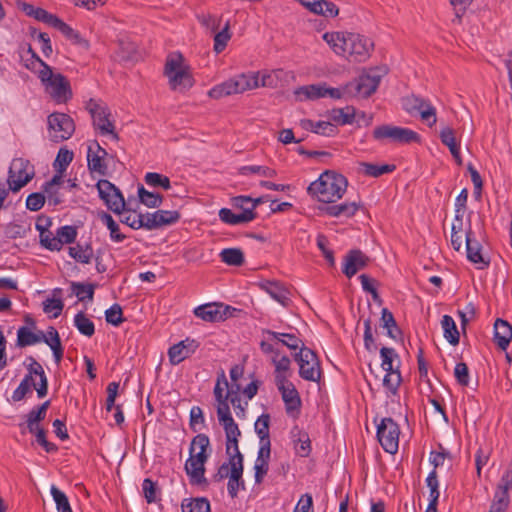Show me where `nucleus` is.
<instances>
[{"label": "nucleus", "mask_w": 512, "mask_h": 512, "mask_svg": "<svg viewBox=\"0 0 512 512\" xmlns=\"http://www.w3.org/2000/svg\"><path fill=\"white\" fill-rule=\"evenodd\" d=\"M243 366L236 364L230 370L229 384L224 372L217 379L214 387L217 416H231L230 405L236 416L244 415L247 407L242 406L241 386L238 380L243 376Z\"/></svg>", "instance_id": "f257e3e1"}, {"label": "nucleus", "mask_w": 512, "mask_h": 512, "mask_svg": "<svg viewBox=\"0 0 512 512\" xmlns=\"http://www.w3.org/2000/svg\"><path fill=\"white\" fill-rule=\"evenodd\" d=\"M347 186L348 180L345 176L333 170H326L316 181L310 183L307 192L323 205H327L341 199Z\"/></svg>", "instance_id": "f03ea898"}, {"label": "nucleus", "mask_w": 512, "mask_h": 512, "mask_svg": "<svg viewBox=\"0 0 512 512\" xmlns=\"http://www.w3.org/2000/svg\"><path fill=\"white\" fill-rule=\"evenodd\" d=\"M209 445V437L203 433L196 435L191 442L189 449L190 457L186 461L184 469L190 477L192 485H208V481L205 478V463L209 457L207 453Z\"/></svg>", "instance_id": "7ed1b4c3"}, {"label": "nucleus", "mask_w": 512, "mask_h": 512, "mask_svg": "<svg viewBox=\"0 0 512 512\" xmlns=\"http://www.w3.org/2000/svg\"><path fill=\"white\" fill-rule=\"evenodd\" d=\"M164 75L169 80L170 88L174 91H186L194 85L190 67L185 64L180 52L170 53L165 61Z\"/></svg>", "instance_id": "20e7f679"}, {"label": "nucleus", "mask_w": 512, "mask_h": 512, "mask_svg": "<svg viewBox=\"0 0 512 512\" xmlns=\"http://www.w3.org/2000/svg\"><path fill=\"white\" fill-rule=\"evenodd\" d=\"M388 73L386 66L375 67L368 73L360 75L353 81L345 84V92L349 97L362 95L363 98H369L374 94L381 82V79Z\"/></svg>", "instance_id": "39448f33"}, {"label": "nucleus", "mask_w": 512, "mask_h": 512, "mask_svg": "<svg viewBox=\"0 0 512 512\" xmlns=\"http://www.w3.org/2000/svg\"><path fill=\"white\" fill-rule=\"evenodd\" d=\"M38 77L56 102L66 103L72 98L69 80L60 73L54 74L49 65L39 70Z\"/></svg>", "instance_id": "423d86ee"}, {"label": "nucleus", "mask_w": 512, "mask_h": 512, "mask_svg": "<svg viewBox=\"0 0 512 512\" xmlns=\"http://www.w3.org/2000/svg\"><path fill=\"white\" fill-rule=\"evenodd\" d=\"M372 137L378 142L389 141L395 144L421 143V136L417 132L391 124L376 126L372 132Z\"/></svg>", "instance_id": "0eeeda50"}, {"label": "nucleus", "mask_w": 512, "mask_h": 512, "mask_svg": "<svg viewBox=\"0 0 512 512\" xmlns=\"http://www.w3.org/2000/svg\"><path fill=\"white\" fill-rule=\"evenodd\" d=\"M256 87H258L257 76L241 74L215 85L209 90L208 95L213 99H220L233 94L243 93Z\"/></svg>", "instance_id": "6e6552de"}, {"label": "nucleus", "mask_w": 512, "mask_h": 512, "mask_svg": "<svg viewBox=\"0 0 512 512\" xmlns=\"http://www.w3.org/2000/svg\"><path fill=\"white\" fill-rule=\"evenodd\" d=\"M99 198L104 202L108 210L115 214L130 212L132 209L126 205L121 190L107 179H100L96 183Z\"/></svg>", "instance_id": "1a4fd4ad"}, {"label": "nucleus", "mask_w": 512, "mask_h": 512, "mask_svg": "<svg viewBox=\"0 0 512 512\" xmlns=\"http://www.w3.org/2000/svg\"><path fill=\"white\" fill-rule=\"evenodd\" d=\"M374 418V423L377 427L376 436L385 452L395 454L399 447V424L394 421V418Z\"/></svg>", "instance_id": "9d476101"}, {"label": "nucleus", "mask_w": 512, "mask_h": 512, "mask_svg": "<svg viewBox=\"0 0 512 512\" xmlns=\"http://www.w3.org/2000/svg\"><path fill=\"white\" fill-rule=\"evenodd\" d=\"M34 168L30 166V162L23 158H15L12 160L9 170L7 184L12 192L20 191L34 177Z\"/></svg>", "instance_id": "9b49d317"}, {"label": "nucleus", "mask_w": 512, "mask_h": 512, "mask_svg": "<svg viewBox=\"0 0 512 512\" xmlns=\"http://www.w3.org/2000/svg\"><path fill=\"white\" fill-rule=\"evenodd\" d=\"M86 109L93 119L94 128L98 129L101 135L109 134L114 140H119L114 124L109 120L110 111L106 106H102L94 99H90L86 103Z\"/></svg>", "instance_id": "f8f14e48"}, {"label": "nucleus", "mask_w": 512, "mask_h": 512, "mask_svg": "<svg viewBox=\"0 0 512 512\" xmlns=\"http://www.w3.org/2000/svg\"><path fill=\"white\" fill-rule=\"evenodd\" d=\"M373 47L374 43L369 38L360 34L347 33L345 38H341L340 50L342 54L349 53L354 55L358 61L368 57Z\"/></svg>", "instance_id": "ddd939ff"}, {"label": "nucleus", "mask_w": 512, "mask_h": 512, "mask_svg": "<svg viewBox=\"0 0 512 512\" xmlns=\"http://www.w3.org/2000/svg\"><path fill=\"white\" fill-rule=\"evenodd\" d=\"M48 127L50 131L54 132L50 135L54 142L69 139L75 131L73 119L65 113L55 112L50 114L48 116Z\"/></svg>", "instance_id": "4468645a"}, {"label": "nucleus", "mask_w": 512, "mask_h": 512, "mask_svg": "<svg viewBox=\"0 0 512 512\" xmlns=\"http://www.w3.org/2000/svg\"><path fill=\"white\" fill-rule=\"evenodd\" d=\"M275 385L281 393L286 411L288 413L298 412L301 407V398L295 385L288 380L287 375H275Z\"/></svg>", "instance_id": "2eb2a0df"}, {"label": "nucleus", "mask_w": 512, "mask_h": 512, "mask_svg": "<svg viewBox=\"0 0 512 512\" xmlns=\"http://www.w3.org/2000/svg\"><path fill=\"white\" fill-rule=\"evenodd\" d=\"M44 418H27L25 423H20L21 433L26 431L35 436V442L40 445L47 453H54L58 450L57 445L47 440V430L41 424Z\"/></svg>", "instance_id": "dca6fc26"}, {"label": "nucleus", "mask_w": 512, "mask_h": 512, "mask_svg": "<svg viewBox=\"0 0 512 512\" xmlns=\"http://www.w3.org/2000/svg\"><path fill=\"white\" fill-rule=\"evenodd\" d=\"M244 457L241 453L230 455V477L227 484L228 494L231 498L238 495L239 490L245 489L243 480Z\"/></svg>", "instance_id": "f3484780"}, {"label": "nucleus", "mask_w": 512, "mask_h": 512, "mask_svg": "<svg viewBox=\"0 0 512 512\" xmlns=\"http://www.w3.org/2000/svg\"><path fill=\"white\" fill-rule=\"evenodd\" d=\"M299 376L311 382H320L322 371L317 354L312 351H306L304 360L299 363Z\"/></svg>", "instance_id": "a211bd4d"}, {"label": "nucleus", "mask_w": 512, "mask_h": 512, "mask_svg": "<svg viewBox=\"0 0 512 512\" xmlns=\"http://www.w3.org/2000/svg\"><path fill=\"white\" fill-rule=\"evenodd\" d=\"M370 263V258L360 249H351L344 257L343 274L352 278L359 270L366 268Z\"/></svg>", "instance_id": "6ab92c4d"}, {"label": "nucleus", "mask_w": 512, "mask_h": 512, "mask_svg": "<svg viewBox=\"0 0 512 512\" xmlns=\"http://www.w3.org/2000/svg\"><path fill=\"white\" fill-rule=\"evenodd\" d=\"M199 347V342L195 339L186 338L168 350L169 361L172 365H178L186 358L190 357Z\"/></svg>", "instance_id": "aec40b11"}, {"label": "nucleus", "mask_w": 512, "mask_h": 512, "mask_svg": "<svg viewBox=\"0 0 512 512\" xmlns=\"http://www.w3.org/2000/svg\"><path fill=\"white\" fill-rule=\"evenodd\" d=\"M219 423L223 426L226 436V454L228 456L232 454L241 453L238 447L239 437L241 431L234 418H218Z\"/></svg>", "instance_id": "412c9836"}, {"label": "nucleus", "mask_w": 512, "mask_h": 512, "mask_svg": "<svg viewBox=\"0 0 512 512\" xmlns=\"http://www.w3.org/2000/svg\"><path fill=\"white\" fill-rule=\"evenodd\" d=\"M363 207L362 202H343L340 204H327L319 206V211L330 217L345 216L347 218L353 217L356 212Z\"/></svg>", "instance_id": "4be33fe9"}, {"label": "nucleus", "mask_w": 512, "mask_h": 512, "mask_svg": "<svg viewBox=\"0 0 512 512\" xmlns=\"http://www.w3.org/2000/svg\"><path fill=\"white\" fill-rule=\"evenodd\" d=\"M512 340V325L501 318H497L494 323V337L493 341L497 347L506 351Z\"/></svg>", "instance_id": "5701e85b"}, {"label": "nucleus", "mask_w": 512, "mask_h": 512, "mask_svg": "<svg viewBox=\"0 0 512 512\" xmlns=\"http://www.w3.org/2000/svg\"><path fill=\"white\" fill-rule=\"evenodd\" d=\"M24 365L30 374L40 378L39 386L36 388L37 395L39 398L45 397L48 392V379L42 365L33 356H27Z\"/></svg>", "instance_id": "b1692460"}, {"label": "nucleus", "mask_w": 512, "mask_h": 512, "mask_svg": "<svg viewBox=\"0 0 512 512\" xmlns=\"http://www.w3.org/2000/svg\"><path fill=\"white\" fill-rule=\"evenodd\" d=\"M472 235H473V232H472V229L470 226L469 229L466 231L467 258L469 261H471L475 264H482V266L479 267L480 269L487 268L490 265V260H486L482 256V254H481L482 246L478 241L472 239Z\"/></svg>", "instance_id": "393cba45"}, {"label": "nucleus", "mask_w": 512, "mask_h": 512, "mask_svg": "<svg viewBox=\"0 0 512 512\" xmlns=\"http://www.w3.org/2000/svg\"><path fill=\"white\" fill-rule=\"evenodd\" d=\"M196 317L207 322H219L225 320V310L218 303H207L194 309Z\"/></svg>", "instance_id": "a878e982"}, {"label": "nucleus", "mask_w": 512, "mask_h": 512, "mask_svg": "<svg viewBox=\"0 0 512 512\" xmlns=\"http://www.w3.org/2000/svg\"><path fill=\"white\" fill-rule=\"evenodd\" d=\"M380 356L382 359L381 366H382L383 370L387 372V374L384 378V383L387 384L389 382L388 376L393 375V374L397 375V378H398L397 382H399L400 381L399 364L396 367L393 366L394 360L399 358L396 351L393 348L382 347L380 349Z\"/></svg>", "instance_id": "bb28decb"}, {"label": "nucleus", "mask_w": 512, "mask_h": 512, "mask_svg": "<svg viewBox=\"0 0 512 512\" xmlns=\"http://www.w3.org/2000/svg\"><path fill=\"white\" fill-rule=\"evenodd\" d=\"M33 330L34 329H31L28 326L19 327L17 330L16 346L24 348L42 342L44 332L41 330H37V332H35Z\"/></svg>", "instance_id": "cd10ccee"}, {"label": "nucleus", "mask_w": 512, "mask_h": 512, "mask_svg": "<svg viewBox=\"0 0 512 512\" xmlns=\"http://www.w3.org/2000/svg\"><path fill=\"white\" fill-rule=\"evenodd\" d=\"M300 126L306 130L323 136H334L337 134V127L329 121L314 122L311 119L300 120Z\"/></svg>", "instance_id": "c85d7f7f"}, {"label": "nucleus", "mask_w": 512, "mask_h": 512, "mask_svg": "<svg viewBox=\"0 0 512 512\" xmlns=\"http://www.w3.org/2000/svg\"><path fill=\"white\" fill-rule=\"evenodd\" d=\"M260 287L266 291L274 300L282 304L283 306H288L291 302L289 298V291L284 288L279 282L273 281H265L260 283Z\"/></svg>", "instance_id": "c756f323"}, {"label": "nucleus", "mask_w": 512, "mask_h": 512, "mask_svg": "<svg viewBox=\"0 0 512 512\" xmlns=\"http://www.w3.org/2000/svg\"><path fill=\"white\" fill-rule=\"evenodd\" d=\"M68 253L75 261L82 264H89L94 257V251L90 242L84 244L78 242L76 245L69 247Z\"/></svg>", "instance_id": "7c9ffc66"}, {"label": "nucleus", "mask_w": 512, "mask_h": 512, "mask_svg": "<svg viewBox=\"0 0 512 512\" xmlns=\"http://www.w3.org/2000/svg\"><path fill=\"white\" fill-rule=\"evenodd\" d=\"M396 170L394 164H374L370 162H359V171L369 177H380L384 174L392 173Z\"/></svg>", "instance_id": "2f4dec72"}, {"label": "nucleus", "mask_w": 512, "mask_h": 512, "mask_svg": "<svg viewBox=\"0 0 512 512\" xmlns=\"http://www.w3.org/2000/svg\"><path fill=\"white\" fill-rule=\"evenodd\" d=\"M441 325L445 339L453 346L458 345L460 333L454 319L449 315H444L441 320Z\"/></svg>", "instance_id": "473e14b6"}, {"label": "nucleus", "mask_w": 512, "mask_h": 512, "mask_svg": "<svg viewBox=\"0 0 512 512\" xmlns=\"http://www.w3.org/2000/svg\"><path fill=\"white\" fill-rule=\"evenodd\" d=\"M116 59L119 62H134L138 59V51L134 43L127 41H119L116 51Z\"/></svg>", "instance_id": "72a5a7b5"}, {"label": "nucleus", "mask_w": 512, "mask_h": 512, "mask_svg": "<svg viewBox=\"0 0 512 512\" xmlns=\"http://www.w3.org/2000/svg\"><path fill=\"white\" fill-rule=\"evenodd\" d=\"M510 504L509 491L499 486H496V490L489 508V511L494 512H507Z\"/></svg>", "instance_id": "f704fd0d"}, {"label": "nucleus", "mask_w": 512, "mask_h": 512, "mask_svg": "<svg viewBox=\"0 0 512 512\" xmlns=\"http://www.w3.org/2000/svg\"><path fill=\"white\" fill-rule=\"evenodd\" d=\"M325 86L322 85H305L297 88L295 90L296 98L299 101L307 100V99H318L321 97H325Z\"/></svg>", "instance_id": "c9c22d12"}, {"label": "nucleus", "mask_w": 512, "mask_h": 512, "mask_svg": "<svg viewBox=\"0 0 512 512\" xmlns=\"http://www.w3.org/2000/svg\"><path fill=\"white\" fill-rule=\"evenodd\" d=\"M98 218L104 223L110 231V238L114 242H122L126 235L120 232V227L113 217L106 211L98 212Z\"/></svg>", "instance_id": "e433bc0d"}, {"label": "nucleus", "mask_w": 512, "mask_h": 512, "mask_svg": "<svg viewBox=\"0 0 512 512\" xmlns=\"http://www.w3.org/2000/svg\"><path fill=\"white\" fill-rule=\"evenodd\" d=\"M53 28L59 30L66 37V39L70 40L73 44L84 45L88 47V42L82 38L80 33L74 30L71 26L62 21L60 18H58Z\"/></svg>", "instance_id": "4c0bfd02"}, {"label": "nucleus", "mask_w": 512, "mask_h": 512, "mask_svg": "<svg viewBox=\"0 0 512 512\" xmlns=\"http://www.w3.org/2000/svg\"><path fill=\"white\" fill-rule=\"evenodd\" d=\"M139 202L148 208H158L163 202V195L160 193L150 192L143 185L138 186Z\"/></svg>", "instance_id": "58836bf2"}, {"label": "nucleus", "mask_w": 512, "mask_h": 512, "mask_svg": "<svg viewBox=\"0 0 512 512\" xmlns=\"http://www.w3.org/2000/svg\"><path fill=\"white\" fill-rule=\"evenodd\" d=\"M182 512H210V502L205 497L184 499L181 504Z\"/></svg>", "instance_id": "ea45409f"}, {"label": "nucleus", "mask_w": 512, "mask_h": 512, "mask_svg": "<svg viewBox=\"0 0 512 512\" xmlns=\"http://www.w3.org/2000/svg\"><path fill=\"white\" fill-rule=\"evenodd\" d=\"M221 261L229 266L239 267L245 262L244 253L240 248H225L220 252Z\"/></svg>", "instance_id": "a19ab883"}, {"label": "nucleus", "mask_w": 512, "mask_h": 512, "mask_svg": "<svg viewBox=\"0 0 512 512\" xmlns=\"http://www.w3.org/2000/svg\"><path fill=\"white\" fill-rule=\"evenodd\" d=\"M265 332L292 351H296L304 344L303 341L293 333H280L272 330H266Z\"/></svg>", "instance_id": "79ce46f5"}, {"label": "nucleus", "mask_w": 512, "mask_h": 512, "mask_svg": "<svg viewBox=\"0 0 512 512\" xmlns=\"http://www.w3.org/2000/svg\"><path fill=\"white\" fill-rule=\"evenodd\" d=\"M96 287V283L71 282L72 292L77 296L79 301H85L86 299L89 301L93 300Z\"/></svg>", "instance_id": "37998d69"}, {"label": "nucleus", "mask_w": 512, "mask_h": 512, "mask_svg": "<svg viewBox=\"0 0 512 512\" xmlns=\"http://www.w3.org/2000/svg\"><path fill=\"white\" fill-rule=\"evenodd\" d=\"M74 325L80 334L86 337H92L95 333V325L84 312H78L74 317Z\"/></svg>", "instance_id": "c03bdc74"}, {"label": "nucleus", "mask_w": 512, "mask_h": 512, "mask_svg": "<svg viewBox=\"0 0 512 512\" xmlns=\"http://www.w3.org/2000/svg\"><path fill=\"white\" fill-rule=\"evenodd\" d=\"M416 113H419L421 120L426 122L430 127H432L437 121L436 109L428 100L423 98H421V103H418V106L416 107Z\"/></svg>", "instance_id": "a18cd8bd"}, {"label": "nucleus", "mask_w": 512, "mask_h": 512, "mask_svg": "<svg viewBox=\"0 0 512 512\" xmlns=\"http://www.w3.org/2000/svg\"><path fill=\"white\" fill-rule=\"evenodd\" d=\"M142 492L143 496L146 499L147 503H156L161 500L160 494L161 491L158 487L156 481H153L150 478H145L142 483Z\"/></svg>", "instance_id": "49530a36"}, {"label": "nucleus", "mask_w": 512, "mask_h": 512, "mask_svg": "<svg viewBox=\"0 0 512 512\" xmlns=\"http://www.w3.org/2000/svg\"><path fill=\"white\" fill-rule=\"evenodd\" d=\"M88 169L90 172H97L100 175L107 174V164L104 162V158L93 154V147L90 145L87 152Z\"/></svg>", "instance_id": "de8ad7c7"}, {"label": "nucleus", "mask_w": 512, "mask_h": 512, "mask_svg": "<svg viewBox=\"0 0 512 512\" xmlns=\"http://www.w3.org/2000/svg\"><path fill=\"white\" fill-rule=\"evenodd\" d=\"M145 183L153 188H162L164 190L171 189V182L169 177L166 175L156 173V172H148L144 177Z\"/></svg>", "instance_id": "09e8293b"}, {"label": "nucleus", "mask_w": 512, "mask_h": 512, "mask_svg": "<svg viewBox=\"0 0 512 512\" xmlns=\"http://www.w3.org/2000/svg\"><path fill=\"white\" fill-rule=\"evenodd\" d=\"M73 156L72 151L66 148H60L53 163L56 172L62 174L72 162Z\"/></svg>", "instance_id": "8fccbe9b"}, {"label": "nucleus", "mask_w": 512, "mask_h": 512, "mask_svg": "<svg viewBox=\"0 0 512 512\" xmlns=\"http://www.w3.org/2000/svg\"><path fill=\"white\" fill-rule=\"evenodd\" d=\"M154 213L157 216V222L160 228L163 226L175 224L181 218V214L177 210H157Z\"/></svg>", "instance_id": "3c124183"}, {"label": "nucleus", "mask_w": 512, "mask_h": 512, "mask_svg": "<svg viewBox=\"0 0 512 512\" xmlns=\"http://www.w3.org/2000/svg\"><path fill=\"white\" fill-rule=\"evenodd\" d=\"M239 173L241 175L259 174L267 178H274L277 175L275 169L260 165L243 166L239 169Z\"/></svg>", "instance_id": "603ef678"}, {"label": "nucleus", "mask_w": 512, "mask_h": 512, "mask_svg": "<svg viewBox=\"0 0 512 512\" xmlns=\"http://www.w3.org/2000/svg\"><path fill=\"white\" fill-rule=\"evenodd\" d=\"M51 494L56 503L58 512H72L68 497L63 491L53 485L51 487Z\"/></svg>", "instance_id": "864d4df0"}, {"label": "nucleus", "mask_w": 512, "mask_h": 512, "mask_svg": "<svg viewBox=\"0 0 512 512\" xmlns=\"http://www.w3.org/2000/svg\"><path fill=\"white\" fill-rule=\"evenodd\" d=\"M105 319L107 323L113 326L117 327L121 325L125 321L121 305L115 303L109 309H107L105 311Z\"/></svg>", "instance_id": "5fc2aeb1"}, {"label": "nucleus", "mask_w": 512, "mask_h": 512, "mask_svg": "<svg viewBox=\"0 0 512 512\" xmlns=\"http://www.w3.org/2000/svg\"><path fill=\"white\" fill-rule=\"evenodd\" d=\"M77 237V229L71 225H65L58 228L56 232V238L61 242V248L64 244H72L75 242Z\"/></svg>", "instance_id": "6e6d98bb"}, {"label": "nucleus", "mask_w": 512, "mask_h": 512, "mask_svg": "<svg viewBox=\"0 0 512 512\" xmlns=\"http://www.w3.org/2000/svg\"><path fill=\"white\" fill-rule=\"evenodd\" d=\"M230 38L229 22H227L223 29L214 36V51L216 53H221L226 48Z\"/></svg>", "instance_id": "4d7b16f0"}, {"label": "nucleus", "mask_w": 512, "mask_h": 512, "mask_svg": "<svg viewBox=\"0 0 512 512\" xmlns=\"http://www.w3.org/2000/svg\"><path fill=\"white\" fill-rule=\"evenodd\" d=\"M46 196L44 192H34L28 195L26 199V208L36 212L42 209L45 204Z\"/></svg>", "instance_id": "13d9d810"}, {"label": "nucleus", "mask_w": 512, "mask_h": 512, "mask_svg": "<svg viewBox=\"0 0 512 512\" xmlns=\"http://www.w3.org/2000/svg\"><path fill=\"white\" fill-rule=\"evenodd\" d=\"M40 244L50 251H60L61 242L50 231L39 233Z\"/></svg>", "instance_id": "bf43d9fd"}, {"label": "nucleus", "mask_w": 512, "mask_h": 512, "mask_svg": "<svg viewBox=\"0 0 512 512\" xmlns=\"http://www.w3.org/2000/svg\"><path fill=\"white\" fill-rule=\"evenodd\" d=\"M426 484L430 489L429 501L438 502L440 491L437 471L433 469L426 478Z\"/></svg>", "instance_id": "052dcab7"}, {"label": "nucleus", "mask_w": 512, "mask_h": 512, "mask_svg": "<svg viewBox=\"0 0 512 512\" xmlns=\"http://www.w3.org/2000/svg\"><path fill=\"white\" fill-rule=\"evenodd\" d=\"M138 229L145 228L147 230H155L160 228L157 222V216L155 213H147L146 215L139 214L137 218Z\"/></svg>", "instance_id": "680f3d73"}, {"label": "nucleus", "mask_w": 512, "mask_h": 512, "mask_svg": "<svg viewBox=\"0 0 512 512\" xmlns=\"http://www.w3.org/2000/svg\"><path fill=\"white\" fill-rule=\"evenodd\" d=\"M364 347L368 352H374L377 350V345L372 333L371 318L364 320Z\"/></svg>", "instance_id": "e2e57ef3"}, {"label": "nucleus", "mask_w": 512, "mask_h": 512, "mask_svg": "<svg viewBox=\"0 0 512 512\" xmlns=\"http://www.w3.org/2000/svg\"><path fill=\"white\" fill-rule=\"evenodd\" d=\"M269 421H270V418H257L256 419L255 431L260 438V442L270 441Z\"/></svg>", "instance_id": "0e129e2a"}, {"label": "nucleus", "mask_w": 512, "mask_h": 512, "mask_svg": "<svg viewBox=\"0 0 512 512\" xmlns=\"http://www.w3.org/2000/svg\"><path fill=\"white\" fill-rule=\"evenodd\" d=\"M454 376L461 386H468L469 384V368L466 363H457L454 369Z\"/></svg>", "instance_id": "69168bd1"}, {"label": "nucleus", "mask_w": 512, "mask_h": 512, "mask_svg": "<svg viewBox=\"0 0 512 512\" xmlns=\"http://www.w3.org/2000/svg\"><path fill=\"white\" fill-rule=\"evenodd\" d=\"M328 240L324 235H319L317 237V246L321 250L324 258L328 262L329 266L334 267L335 266V258H334V252L327 248Z\"/></svg>", "instance_id": "338daca9"}, {"label": "nucleus", "mask_w": 512, "mask_h": 512, "mask_svg": "<svg viewBox=\"0 0 512 512\" xmlns=\"http://www.w3.org/2000/svg\"><path fill=\"white\" fill-rule=\"evenodd\" d=\"M294 512H313V498L312 495L306 493L299 499Z\"/></svg>", "instance_id": "774afa93"}]
</instances>
